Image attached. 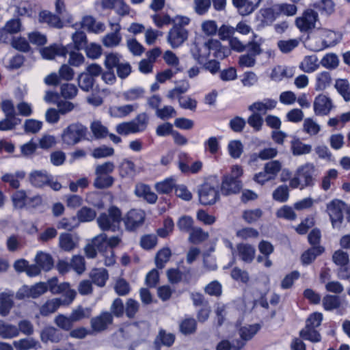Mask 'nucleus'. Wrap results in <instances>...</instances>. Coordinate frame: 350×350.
<instances>
[{
    "instance_id": "1",
    "label": "nucleus",
    "mask_w": 350,
    "mask_h": 350,
    "mask_svg": "<svg viewBox=\"0 0 350 350\" xmlns=\"http://www.w3.org/2000/svg\"><path fill=\"white\" fill-rule=\"evenodd\" d=\"M315 166L314 164L307 163L299 166L296 171L295 176L290 180L289 185L293 189L299 188L301 190L310 187L314 185Z\"/></svg>"
},
{
    "instance_id": "2",
    "label": "nucleus",
    "mask_w": 350,
    "mask_h": 350,
    "mask_svg": "<svg viewBox=\"0 0 350 350\" xmlns=\"http://www.w3.org/2000/svg\"><path fill=\"white\" fill-rule=\"evenodd\" d=\"M122 212L115 206H110L107 211L100 213L96 219L98 227L103 231L116 232L120 229Z\"/></svg>"
},
{
    "instance_id": "3",
    "label": "nucleus",
    "mask_w": 350,
    "mask_h": 350,
    "mask_svg": "<svg viewBox=\"0 0 350 350\" xmlns=\"http://www.w3.org/2000/svg\"><path fill=\"white\" fill-rule=\"evenodd\" d=\"M87 131V127L80 123L71 124L64 129L62 134V142L70 146L77 144L85 137Z\"/></svg>"
},
{
    "instance_id": "4",
    "label": "nucleus",
    "mask_w": 350,
    "mask_h": 350,
    "mask_svg": "<svg viewBox=\"0 0 350 350\" xmlns=\"http://www.w3.org/2000/svg\"><path fill=\"white\" fill-rule=\"evenodd\" d=\"M76 295V291H70L67 295V297H57L47 301L41 306L40 309V314L42 316H47L55 312L60 306L70 304L74 301Z\"/></svg>"
},
{
    "instance_id": "5",
    "label": "nucleus",
    "mask_w": 350,
    "mask_h": 350,
    "mask_svg": "<svg viewBox=\"0 0 350 350\" xmlns=\"http://www.w3.org/2000/svg\"><path fill=\"white\" fill-rule=\"evenodd\" d=\"M345 208V204L338 199H334L327 204V212L334 228H340L343 221V211Z\"/></svg>"
},
{
    "instance_id": "6",
    "label": "nucleus",
    "mask_w": 350,
    "mask_h": 350,
    "mask_svg": "<svg viewBox=\"0 0 350 350\" xmlns=\"http://www.w3.org/2000/svg\"><path fill=\"white\" fill-rule=\"evenodd\" d=\"M146 213L141 209H131L122 217L125 228L128 231H134L142 226Z\"/></svg>"
},
{
    "instance_id": "7",
    "label": "nucleus",
    "mask_w": 350,
    "mask_h": 350,
    "mask_svg": "<svg viewBox=\"0 0 350 350\" xmlns=\"http://www.w3.org/2000/svg\"><path fill=\"white\" fill-rule=\"evenodd\" d=\"M198 197L202 204L212 205L219 199V193L217 187L204 183L198 189Z\"/></svg>"
},
{
    "instance_id": "8",
    "label": "nucleus",
    "mask_w": 350,
    "mask_h": 350,
    "mask_svg": "<svg viewBox=\"0 0 350 350\" xmlns=\"http://www.w3.org/2000/svg\"><path fill=\"white\" fill-rule=\"evenodd\" d=\"M318 14L312 10H306L301 16L297 17L295 24L301 32H308L315 27Z\"/></svg>"
},
{
    "instance_id": "9",
    "label": "nucleus",
    "mask_w": 350,
    "mask_h": 350,
    "mask_svg": "<svg viewBox=\"0 0 350 350\" xmlns=\"http://www.w3.org/2000/svg\"><path fill=\"white\" fill-rule=\"evenodd\" d=\"M313 107L317 116H327L334 107V105L329 97L325 94H319L314 98Z\"/></svg>"
},
{
    "instance_id": "10",
    "label": "nucleus",
    "mask_w": 350,
    "mask_h": 350,
    "mask_svg": "<svg viewBox=\"0 0 350 350\" xmlns=\"http://www.w3.org/2000/svg\"><path fill=\"white\" fill-rule=\"evenodd\" d=\"M188 37L187 30L178 26H173L168 32L167 41L172 48L180 46Z\"/></svg>"
},
{
    "instance_id": "11",
    "label": "nucleus",
    "mask_w": 350,
    "mask_h": 350,
    "mask_svg": "<svg viewBox=\"0 0 350 350\" xmlns=\"http://www.w3.org/2000/svg\"><path fill=\"white\" fill-rule=\"evenodd\" d=\"M51 175L46 170H32L28 176V180L36 188H43L49 184Z\"/></svg>"
},
{
    "instance_id": "12",
    "label": "nucleus",
    "mask_w": 350,
    "mask_h": 350,
    "mask_svg": "<svg viewBox=\"0 0 350 350\" xmlns=\"http://www.w3.org/2000/svg\"><path fill=\"white\" fill-rule=\"evenodd\" d=\"M109 25L112 32L106 34L102 42L105 46L112 48L118 46L122 40L120 33L121 26L119 23H110Z\"/></svg>"
},
{
    "instance_id": "13",
    "label": "nucleus",
    "mask_w": 350,
    "mask_h": 350,
    "mask_svg": "<svg viewBox=\"0 0 350 350\" xmlns=\"http://www.w3.org/2000/svg\"><path fill=\"white\" fill-rule=\"evenodd\" d=\"M113 315L108 311L102 312L98 316L92 318L90 321L92 329L97 332L105 330L107 327L112 324Z\"/></svg>"
},
{
    "instance_id": "14",
    "label": "nucleus",
    "mask_w": 350,
    "mask_h": 350,
    "mask_svg": "<svg viewBox=\"0 0 350 350\" xmlns=\"http://www.w3.org/2000/svg\"><path fill=\"white\" fill-rule=\"evenodd\" d=\"M190 52L193 59L199 64H203L210 55L208 41L203 43L193 42L191 46Z\"/></svg>"
},
{
    "instance_id": "15",
    "label": "nucleus",
    "mask_w": 350,
    "mask_h": 350,
    "mask_svg": "<svg viewBox=\"0 0 350 350\" xmlns=\"http://www.w3.org/2000/svg\"><path fill=\"white\" fill-rule=\"evenodd\" d=\"M241 187V180L227 176H224L221 185V191L224 195L237 193L240 191Z\"/></svg>"
},
{
    "instance_id": "16",
    "label": "nucleus",
    "mask_w": 350,
    "mask_h": 350,
    "mask_svg": "<svg viewBox=\"0 0 350 350\" xmlns=\"http://www.w3.org/2000/svg\"><path fill=\"white\" fill-rule=\"evenodd\" d=\"M63 337V334L53 326L46 327L40 332V339L44 343L49 342L57 343L62 340Z\"/></svg>"
},
{
    "instance_id": "17",
    "label": "nucleus",
    "mask_w": 350,
    "mask_h": 350,
    "mask_svg": "<svg viewBox=\"0 0 350 350\" xmlns=\"http://www.w3.org/2000/svg\"><path fill=\"white\" fill-rule=\"evenodd\" d=\"M260 0H232L233 5L240 14L247 16L252 13L258 6Z\"/></svg>"
},
{
    "instance_id": "18",
    "label": "nucleus",
    "mask_w": 350,
    "mask_h": 350,
    "mask_svg": "<svg viewBox=\"0 0 350 350\" xmlns=\"http://www.w3.org/2000/svg\"><path fill=\"white\" fill-rule=\"evenodd\" d=\"M46 284H47V289L49 288L53 294H62L61 297H67L68 292L75 291L70 288L68 282L58 284L57 278L55 277L49 280Z\"/></svg>"
},
{
    "instance_id": "19",
    "label": "nucleus",
    "mask_w": 350,
    "mask_h": 350,
    "mask_svg": "<svg viewBox=\"0 0 350 350\" xmlns=\"http://www.w3.org/2000/svg\"><path fill=\"white\" fill-rule=\"evenodd\" d=\"M134 193L137 197L142 198L149 204H154L157 200V196L151 191L148 185L144 183L136 184Z\"/></svg>"
},
{
    "instance_id": "20",
    "label": "nucleus",
    "mask_w": 350,
    "mask_h": 350,
    "mask_svg": "<svg viewBox=\"0 0 350 350\" xmlns=\"http://www.w3.org/2000/svg\"><path fill=\"white\" fill-rule=\"evenodd\" d=\"M40 53L44 59H53L56 56L65 57L68 53V51L65 46L62 45L53 44L42 49Z\"/></svg>"
},
{
    "instance_id": "21",
    "label": "nucleus",
    "mask_w": 350,
    "mask_h": 350,
    "mask_svg": "<svg viewBox=\"0 0 350 350\" xmlns=\"http://www.w3.org/2000/svg\"><path fill=\"white\" fill-rule=\"evenodd\" d=\"M235 252L243 262L250 263L254 258L256 250L252 245L239 243L236 246Z\"/></svg>"
},
{
    "instance_id": "22",
    "label": "nucleus",
    "mask_w": 350,
    "mask_h": 350,
    "mask_svg": "<svg viewBox=\"0 0 350 350\" xmlns=\"http://www.w3.org/2000/svg\"><path fill=\"white\" fill-rule=\"evenodd\" d=\"M137 104H127L122 106L113 105L109 108V113L113 118H124L137 109Z\"/></svg>"
},
{
    "instance_id": "23",
    "label": "nucleus",
    "mask_w": 350,
    "mask_h": 350,
    "mask_svg": "<svg viewBox=\"0 0 350 350\" xmlns=\"http://www.w3.org/2000/svg\"><path fill=\"white\" fill-rule=\"evenodd\" d=\"M26 173L23 170H17L14 173H6L1 179L3 182L7 183L13 189H18L21 186L20 181L24 179Z\"/></svg>"
},
{
    "instance_id": "24",
    "label": "nucleus",
    "mask_w": 350,
    "mask_h": 350,
    "mask_svg": "<svg viewBox=\"0 0 350 350\" xmlns=\"http://www.w3.org/2000/svg\"><path fill=\"white\" fill-rule=\"evenodd\" d=\"M81 26L89 31L96 33L103 32L105 30V24L102 22L96 21L91 16H85L82 18Z\"/></svg>"
},
{
    "instance_id": "25",
    "label": "nucleus",
    "mask_w": 350,
    "mask_h": 350,
    "mask_svg": "<svg viewBox=\"0 0 350 350\" xmlns=\"http://www.w3.org/2000/svg\"><path fill=\"white\" fill-rule=\"evenodd\" d=\"M277 105V101L271 98H265L261 101L254 103L250 105L248 109L251 111H258L262 113H265L267 111L273 109Z\"/></svg>"
},
{
    "instance_id": "26",
    "label": "nucleus",
    "mask_w": 350,
    "mask_h": 350,
    "mask_svg": "<svg viewBox=\"0 0 350 350\" xmlns=\"http://www.w3.org/2000/svg\"><path fill=\"white\" fill-rule=\"evenodd\" d=\"M210 53H213V56L217 59H222L228 56L230 53V50L223 46L221 42L217 40L211 39L208 40Z\"/></svg>"
},
{
    "instance_id": "27",
    "label": "nucleus",
    "mask_w": 350,
    "mask_h": 350,
    "mask_svg": "<svg viewBox=\"0 0 350 350\" xmlns=\"http://www.w3.org/2000/svg\"><path fill=\"white\" fill-rule=\"evenodd\" d=\"M293 75V68L277 66L272 69L270 77L275 81H280L284 78H291Z\"/></svg>"
},
{
    "instance_id": "28",
    "label": "nucleus",
    "mask_w": 350,
    "mask_h": 350,
    "mask_svg": "<svg viewBox=\"0 0 350 350\" xmlns=\"http://www.w3.org/2000/svg\"><path fill=\"white\" fill-rule=\"evenodd\" d=\"M39 21L59 29L63 27V23L59 16L46 10L40 12Z\"/></svg>"
},
{
    "instance_id": "29",
    "label": "nucleus",
    "mask_w": 350,
    "mask_h": 350,
    "mask_svg": "<svg viewBox=\"0 0 350 350\" xmlns=\"http://www.w3.org/2000/svg\"><path fill=\"white\" fill-rule=\"evenodd\" d=\"M291 149L294 156H300L310 154L312 148L310 144H304L299 139H295L291 141Z\"/></svg>"
},
{
    "instance_id": "30",
    "label": "nucleus",
    "mask_w": 350,
    "mask_h": 350,
    "mask_svg": "<svg viewBox=\"0 0 350 350\" xmlns=\"http://www.w3.org/2000/svg\"><path fill=\"white\" fill-rule=\"evenodd\" d=\"M175 336L171 333H166L165 330L161 329L157 336L154 344L157 350H159L161 345L170 347L174 342Z\"/></svg>"
},
{
    "instance_id": "31",
    "label": "nucleus",
    "mask_w": 350,
    "mask_h": 350,
    "mask_svg": "<svg viewBox=\"0 0 350 350\" xmlns=\"http://www.w3.org/2000/svg\"><path fill=\"white\" fill-rule=\"evenodd\" d=\"M59 247L64 251H71L77 247V240L69 233H62L59 237Z\"/></svg>"
},
{
    "instance_id": "32",
    "label": "nucleus",
    "mask_w": 350,
    "mask_h": 350,
    "mask_svg": "<svg viewBox=\"0 0 350 350\" xmlns=\"http://www.w3.org/2000/svg\"><path fill=\"white\" fill-rule=\"evenodd\" d=\"M13 345L16 350L37 349L40 345L38 341L33 338H25L13 342Z\"/></svg>"
},
{
    "instance_id": "33",
    "label": "nucleus",
    "mask_w": 350,
    "mask_h": 350,
    "mask_svg": "<svg viewBox=\"0 0 350 350\" xmlns=\"http://www.w3.org/2000/svg\"><path fill=\"white\" fill-rule=\"evenodd\" d=\"M91 132L96 139H100L107 137L109 135V130L99 120L93 121L90 126Z\"/></svg>"
},
{
    "instance_id": "34",
    "label": "nucleus",
    "mask_w": 350,
    "mask_h": 350,
    "mask_svg": "<svg viewBox=\"0 0 350 350\" xmlns=\"http://www.w3.org/2000/svg\"><path fill=\"white\" fill-rule=\"evenodd\" d=\"M90 275L93 283L100 287L105 285L109 277L107 271L103 268L94 269Z\"/></svg>"
},
{
    "instance_id": "35",
    "label": "nucleus",
    "mask_w": 350,
    "mask_h": 350,
    "mask_svg": "<svg viewBox=\"0 0 350 350\" xmlns=\"http://www.w3.org/2000/svg\"><path fill=\"white\" fill-rule=\"evenodd\" d=\"M18 336V329L16 325L0 320V336L3 338H12Z\"/></svg>"
},
{
    "instance_id": "36",
    "label": "nucleus",
    "mask_w": 350,
    "mask_h": 350,
    "mask_svg": "<svg viewBox=\"0 0 350 350\" xmlns=\"http://www.w3.org/2000/svg\"><path fill=\"white\" fill-rule=\"evenodd\" d=\"M35 261L41 269L49 271L53 266V260L49 254L40 252L36 256Z\"/></svg>"
},
{
    "instance_id": "37",
    "label": "nucleus",
    "mask_w": 350,
    "mask_h": 350,
    "mask_svg": "<svg viewBox=\"0 0 350 350\" xmlns=\"http://www.w3.org/2000/svg\"><path fill=\"white\" fill-rule=\"evenodd\" d=\"M306 44L308 49L313 51H320L327 48L319 31L317 35L309 37Z\"/></svg>"
},
{
    "instance_id": "38",
    "label": "nucleus",
    "mask_w": 350,
    "mask_h": 350,
    "mask_svg": "<svg viewBox=\"0 0 350 350\" xmlns=\"http://www.w3.org/2000/svg\"><path fill=\"white\" fill-rule=\"evenodd\" d=\"M318 59L316 55H308L300 63V69L307 73H311L319 68Z\"/></svg>"
},
{
    "instance_id": "39",
    "label": "nucleus",
    "mask_w": 350,
    "mask_h": 350,
    "mask_svg": "<svg viewBox=\"0 0 350 350\" xmlns=\"http://www.w3.org/2000/svg\"><path fill=\"white\" fill-rule=\"evenodd\" d=\"M12 295L7 293L0 294V314L7 316L13 306Z\"/></svg>"
},
{
    "instance_id": "40",
    "label": "nucleus",
    "mask_w": 350,
    "mask_h": 350,
    "mask_svg": "<svg viewBox=\"0 0 350 350\" xmlns=\"http://www.w3.org/2000/svg\"><path fill=\"white\" fill-rule=\"evenodd\" d=\"M324 252L322 246H312L306 251L301 256V261L304 265H309L313 262L316 258Z\"/></svg>"
},
{
    "instance_id": "41",
    "label": "nucleus",
    "mask_w": 350,
    "mask_h": 350,
    "mask_svg": "<svg viewBox=\"0 0 350 350\" xmlns=\"http://www.w3.org/2000/svg\"><path fill=\"white\" fill-rule=\"evenodd\" d=\"M92 314V309L89 307H83L81 306H78L75 308H74L70 316L73 323L79 322L82 321L84 319L89 318Z\"/></svg>"
},
{
    "instance_id": "42",
    "label": "nucleus",
    "mask_w": 350,
    "mask_h": 350,
    "mask_svg": "<svg viewBox=\"0 0 350 350\" xmlns=\"http://www.w3.org/2000/svg\"><path fill=\"white\" fill-rule=\"evenodd\" d=\"M145 90L142 87H135L124 91L122 97L126 101H135L143 98L145 96Z\"/></svg>"
},
{
    "instance_id": "43",
    "label": "nucleus",
    "mask_w": 350,
    "mask_h": 350,
    "mask_svg": "<svg viewBox=\"0 0 350 350\" xmlns=\"http://www.w3.org/2000/svg\"><path fill=\"white\" fill-rule=\"evenodd\" d=\"M79 87L84 92H88L93 88L94 78L86 72L81 73L77 78Z\"/></svg>"
},
{
    "instance_id": "44",
    "label": "nucleus",
    "mask_w": 350,
    "mask_h": 350,
    "mask_svg": "<svg viewBox=\"0 0 350 350\" xmlns=\"http://www.w3.org/2000/svg\"><path fill=\"white\" fill-rule=\"evenodd\" d=\"M332 83V77L330 73L323 71L318 73L316 77L315 90L321 91L326 89Z\"/></svg>"
},
{
    "instance_id": "45",
    "label": "nucleus",
    "mask_w": 350,
    "mask_h": 350,
    "mask_svg": "<svg viewBox=\"0 0 350 350\" xmlns=\"http://www.w3.org/2000/svg\"><path fill=\"white\" fill-rule=\"evenodd\" d=\"M260 13L263 18L262 22L266 25L271 24L280 16L276 4L271 8L261 9Z\"/></svg>"
},
{
    "instance_id": "46",
    "label": "nucleus",
    "mask_w": 350,
    "mask_h": 350,
    "mask_svg": "<svg viewBox=\"0 0 350 350\" xmlns=\"http://www.w3.org/2000/svg\"><path fill=\"white\" fill-rule=\"evenodd\" d=\"M319 32L327 48L334 46L338 42L339 36L335 31L329 29H321Z\"/></svg>"
},
{
    "instance_id": "47",
    "label": "nucleus",
    "mask_w": 350,
    "mask_h": 350,
    "mask_svg": "<svg viewBox=\"0 0 350 350\" xmlns=\"http://www.w3.org/2000/svg\"><path fill=\"white\" fill-rule=\"evenodd\" d=\"M12 200L14 208L21 209L27 205V196L23 189L16 191L12 196Z\"/></svg>"
},
{
    "instance_id": "48",
    "label": "nucleus",
    "mask_w": 350,
    "mask_h": 350,
    "mask_svg": "<svg viewBox=\"0 0 350 350\" xmlns=\"http://www.w3.org/2000/svg\"><path fill=\"white\" fill-rule=\"evenodd\" d=\"M299 336L303 339L312 342H319L321 340V334L314 328L305 327L299 332Z\"/></svg>"
},
{
    "instance_id": "49",
    "label": "nucleus",
    "mask_w": 350,
    "mask_h": 350,
    "mask_svg": "<svg viewBox=\"0 0 350 350\" xmlns=\"http://www.w3.org/2000/svg\"><path fill=\"white\" fill-rule=\"evenodd\" d=\"M321 131V126L312 118H307L303 123V131L310 136L317 135Z\"/></svg>"
},
{
    "instance_id": "50",
    "label": "nucleus",
    "mask_w": 350,
    "mask_h": 350,
    "mask_svg": "<svg viewBox=\"0 0 350 350\" xmlns=\"http://www.w3.org/2000/svg\"><path fill=\"white\" fill-rule=\"evenodd\" d=\"M208 237V232H204L201 228L194 227L189 232V241L196 244L205 241Z\"/></svg>"
},
{
    "instance_id": "51",
    "label": "nucleus",
    "mask_w": 350,
    "mask_h": 350,
    "mask_svg": "<svg viewBox=\"0 0 350 350\" xmlns=\"http://www.w3.org/2000/svg\"><path fill=\"white\" fill-rule=\"evenodd\" d=\"M54 323L60 329L64 331H70L74 325L70 316L68 317L64 314H58L54 319Z\"/></svg>"
},
{
    "instance_id": "52",
    "label": "nucleus",
    "mask_w": 350,
    "mask_h": 350,
    "mask_svg": "<svg viewBox=\"0 0 350 350\" xmlns=\"http://www.w3.org/2000/svg\"><path fill=\"white\" fill-rule=\"evenodd\" d=\"M114 183V178L110 175H96L94 186L97 189L109 188Z\"/></svg>"
},
{
    "instance_id": "53",
    "label": "nucleus",
    "mask_w": 350,
    "mask_h": 350,
    "mask_svg": "<svg viewBox=\"0 0 350 350\" xmlns=\"http://www.w3.org/2000/svg\"><path fill=\"white\" fill-rule=\"evenodd\" d=\"M171 250L167 247H164L159 250L155 256L156 266L159 269H163L165 263L170 260L171 256Z\"/></svg>"
},
{
    "instance_id": "54",
    "label": "nucleus",
    "mask_w": 350,
    "mask_h": 350,
    "mask_svg": "<svg viewBox=\"0 0 350 350\" xmlns=\"http://www.w3.org/2000/svg\"><path fill=\"white\" fill-rule=\"evenodd\" d=\"M175 187V180L168 178L155 184L156 190L160 193L167 194Z\"/></svg>"
},
{
    "instance_id": "55",
    "label": "nucleus",
    "mask_w": 350,
    "mask_h": 350,
    "mask_svg": "<svg viewBox=\"0 0 350 350\" xmlns=\"http://www.w3.org/2000/svg\"><path fill=\"white\" fill-rule=\"evenodd\" d=\"M273 200L280 202H285L289 198V189L287 185H282L278 187L272 194Z\"/></svg>"
},
{
    "instance_id": "56",
    "label": "nucleus",
    "mask_w": 350,
    "mask_h": 350,
    "mask_svg": "<svg viewBox=\"0 0 350 350\" xmlns=\"http://www.w3.org/2000/svg\"><path fill=\"white\" fill-rule=\"evenodd\" d=\"M323 306L326 310H333L338 308L340 305L339 297L332 295H326L323 298Z\"/></svg>"
},
{
    "instance_id": "57",
    "label": "nucleus",
    "mask_w": 350,
    "mask_h": 350,
    "mask_svg": "<svg viewBox=\"0 0 350 350\" xmlns=\"http://www.w3.org/2000/svg\"><path fill=\"white\" fill-rule=\"evenodd\" d=\"M335 87L338 93L344 98L346 101L350 100V88L349 84L346 79H338L336 81Z\"/></svg>"
},
{
    "instance_id": "58",
    "label": "nucleus",
    "mask_w": 350,
    "mask_h": 350,
    "mask_svg": "<svg viewBox=\"0 0 350 350\" xmlns=\"http://www.w3.org/2000/svg\"><path fill=\"white\" fill-rule=\"evenodd\" d=\"M60 93L63 98L66 99H72L77 96L78 89L74 84L64 83L61 85Z\"/></svg>"
},
{
    "instance_id": "59",
    "label": "nucleus",
    "mask_w": 350,
    "mask_h": 350,
    "mask_svg": "<svg viewBox=\"0 0 350 350\" xmlns=\"http://www.w3.org/2000/svg\"><path fill=\"white\" fill-rule=\"evenodd\" d=\"M96 211L88 207H83L77 212L78 220L81 222H88L94 219Z\"/></svg>"
},
{
    "instance_id": "60",
    "label": "nucleus",
    "mask_w": 350,
    "mask_h": 350,
    "mask_svg": "<svg viewBox=\"0 0 350 350\" xmlns=\"http://www.w3.org/2000/svg\"><path fill=\"white\" fill-rule=\"evenodd\" d=\"M42 126V122L35 119H27L23 124L24 131L27 133H37Z\"/></svg>"
},
{
    "instance_id": "61",
    "label": "nucleus",
    "mask_w": 350,
    "mask_h": 350,
    "mask_svg": "<svg viewBox=\"0 0 350 350\" xmlns=\"http://www.w3.org/2000/svg\"><path fill=\"white\" fill-rule=\"evenodd\" d=\"M281 169L282 163L278 160L267 162L264 165V170L267 171V174H268L273 180L276 177Z\"/></svg>"
},
{
    "instance_id": "62",
    "label": "nucleus",
    "mask_w": 350,
    "mask_h": 350,
    "mask_svg": "<svg viewBox=\"0 0 350 350\" xmlns=\"http://www.w3.org/2000/svg\"><path fill=\"white\" fill-rule=\"evenodd\" d=\"M339 59L338 56L334 53L326 54L321 60V64L329 69H334L338 67Z\"/></svg>"
},
{
    "instance_id": "63",
    "label": "nucleus",
    "mask_w": 350,
    "mask_h": 350,
    "mask_svg": "<svg viewBox=\"0 0 350 350\" xmlns=\"http://www.w3.org/2000/svg\"><path fill=\"white\" fill-rule=\"evenodd\" d=\"M275 215L278 218H283L290 221L295 220L297 217V215L293 208L287 205H284L279 208Z\"/></svg>"
},
{
    "instance_id": "64",
    "label": "nucleus",
    "mask_w": 350,
    "mask_h": 350,
    "mask_svg": "<svg viewBox=\"0 0 350 350\" xmlns=\"http://www.w3.org/2000/svg\"><path fill=\"white\" fill-rule=\"evenodd\" d=\"M243 146L239 140L230 141L228 145L230 155L234 159H238L243 152Z\"/></svg>"
}]
</instances>
